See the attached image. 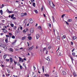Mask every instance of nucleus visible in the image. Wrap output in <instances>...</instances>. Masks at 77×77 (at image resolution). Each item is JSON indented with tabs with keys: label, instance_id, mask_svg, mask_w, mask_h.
<instances>
[{
	"label": "nucleus",
	"instance_id": "nucleus-8",
	"mask_svg": "<svg viewBox=\"0 0 77 77\" xmlns=\"http://www.w3.org/2000/svg\"><path fill=\"white\" fill-rule=\"evenodd\" d=\"M63 75H66V72H65V71H63Z\"/></svg>",
	"mask_w": 77,
	"mask_h": 77
},
{
	"label": "nucleus",
	"instance_id": "nucleus-61",
	"mask_svg": "<svg viewBox=\"0 0 77 77\" xmlns=\"http://www.w3.org/2000/svg\"><path fill=\"white\" fill-rule=\"evenodd\" d=\"M23 60H26V58H24L23 59Z\"/></svg>",
	"mask_w": 77,
	"mask_h": 77
},
{
	"label": "nucleus",
	"instance_id": "nucleus-60",
	"mask_svg": "<svg viewBox=\"0 0 77 77\" xmlns=\"http://www.w3.org/2000/svg\"><path fill=\"white\" fill-rule=\"evenodd\" d=\"M71 45H73V42H71Z\"/></svg>",
	"mask_w": 77,
	"mask_h": 77
},
{
	"label": "nucleus",
	"instance_id": "nucleus-49",
	"mask_svg": "<svg viewBox=\"0 0 77 77\" xmlns=\"http://www.w3.org/2000/svg\"><path fill=\"white\" fill-rule=\"evenodd\" d=\"M52 19H53V20H54V16H52Z\"/></svg>",
	"mask_w": 77,
	"mask_h": 77
},
{
	"label": "nucleus",
	"instance_id": "nucleus-35",
	"mask_svg": "<svg viewBox=\"0 0 77 77\" xmlns=\"http://www.w3.org/2000/svg\"><path fill=\"white\" fill-rule=\"evenodd\" d=\"M73 74L75 76V75H76V74H75V72H73Z\"/></svg>",
	"mask_w": 77,
	"mask_h": 77
},
{
	"label": "nucleus",
	"instance_id": "nucleus-10",
	"mask_svg": "<svg viewBox=\"0 0 77 77\" xmlns=\"http://www.w3.org/2000/svg\"><path fill=\"white\" fill-rule=\"evenodd\" d=\"M30 32L32 33H33V32H34V30H33V29H31L30 30Z\"/></svg>",
	"mask_w": 77,
	"mask_h": 77
},
{
	"label": "nucleus",
	"instance_id": "nucleus-23",
	"mask_svg": "<svg viewBox=\"0 0 77 77\" xmlns=\"http://www.w3.org/2000/svg\"><path fill=\"white\" fill-rule=\"evenodd\" d=\"M66 36L65 35H63L62 37V39H65V38H66Z\"/></svg>",
	"mask_w": 77,
	"mask_h": 77
},
{
	"label": "nucleus",
	"instance_id": "nucleus-20",
	"mask_svg": "<svg viewBox=\"0 0 77 77\" xmlns=\"http://www.w3.org/2000/svg\"><path fill=\"white\" fill-rule=\"evenodd\" d=\"M45 75L46 77H49V75L48 74H45Z\"/></svg>",
	"mask_w": 77,
	"mask_h": 77
},
{
	"label": "nucleus",
	"instance_id": "nucleus-7",
	"mask_svg": "<svg viewBox=\"0 0 77 77\" xmlns=\"http://www.w3.org/2000/svg\"><path fill=\"white\" fill-rule=\"evenodd\" d=\"M36 38L37 39L39 38V34H38L36 35Z\"/></svg>",
	"mask_w": 77,
	"mask_h": 77
},
{
	"label": "nucleus",
	"instance_id": "nucleus-32",
	"mask_svg": "<svg viewBox=\"0 0 77 77\" xmlns=\"http://www.w3.org/2000/svg\"><path fill=\"white\" fill-rule=\"evenodd\" d=\"M51 48V46H49L48 47V48L49 49V50H50Z\"/></svg>",
	"mask_w": 77,
	"mask_h": 77
},
{
	"label": "nucleus",
	"instance_id": "nucleus-50",
	"mask_svg": "<svg viewBox=\"0 0 77 77\" xmlns=\"http://www.w3.org/2000/svg\"><path fill=\"white\" fill-rule=\"evenodd\" d=\"M20 69H22V66H21V65L20 66Z\"/></svg>",
	"mask_w": 77,
	"mask_h": 77
},
{
	"label": "nucleus",
	"instance_id": "nucleus-52",
	"mask_svg": "<svg viewBox=\"0 0 77 77\" xmlns=\"http://www.w3.org/2000/svg\"><path fill=\"white\" fill-rule=\"evenodd\" d=\"M15 44V42H14L12 43V45H14V44Z\"/></svg>",
	"mask_w": 77,
	"mask_h": 77
},
{
	"label": "nucleus",
	"instance_id": "nucleus-9",
	"mask_svg": "<svg viewBox=\"0 0 77 77\" xmlns=\"http://www.w3.org/2000/svg\"><path fill=\"white\" fill-rule=\"evenodd\" d=\"M5 46V45L3 44H0V46L2 47V48Z\"/></svg>",
	"mask_w": 77,
	"mask_h": 77
},
{
	"label": "nucleus",
	"instance_id": "nucleus-63",
	"mask_svg": "<svg viewBox=\"0 0 77 77\" xmlns=\"http://www.w3.org/2000/svg\"><path fill=\"white\" fill-rule=\"evenodd\" d=\"M43 16L44 17H46L45 15V14H43Z\"/></svg>",
	"mask_w": 77,
	"mask_h": 77
},
{
	"label": "nucleus",
	"instance_id": "nucleus-58",
	"mask_svg": "<svg viewBox=\"0 0 77 77\" xmlns=\"http://www.w3.org/2000/svg\"><path fill=\"white\" fill-rule=\"evenodd\" d=\"M2 23H4L5 22V20H2Z\"/></svg>",
	"mask_w": 77,
	"mask_h": 77
},
{
	"label": "nucleus",
	"instance_id": "nucleus-51",
	"mask_svg": "<svg viewBox=\"0 0 77 77\" xmlns=\"http://www.w3.org/2000/svg\"><path fill=\"white\" fill-rule=\"evenodd\" d=\"M7 71H8V73H9H9H10V71H9V70H8Z\"/></svg>",
	"mask_w": 77,
	"mask_h": 77
},
{
	"label": "nucleus",
	"instance_id": "nucleus-14",
	"mask_svg": "<svg viewBox=\"0 0 77 77\" xmlns=\"http://www.w3.org/2000/svg\"><path fill=\"white\" fill-rule=\"evenodd\" d=\"M19 58V62H21V61L23 59L21 58L20 57H18Z\"/></svg>",
	"mask_w": 77,
	"mask_h": 77
},
{
	"label": "nucleus",
	"instance_id": "nucleus-39",
	"mask_svg": "<svg viewBox=\"0 0 77 77\" xmlns=\"http://www.w3.org/2000/svg\"><path fill=\"white\" fill-rule=\"evenodd\" d=\"M23 33H26V31L25 29H24L23 31Z\"/></svg>",
	"mask_w": 77,
	"mask_h": 77
},
{
	"label": "nucleus",
	"instance_id": "nucleus-31",
	"mask_svg": "<svg viewBox=\"0 0 77 77\" xmlns=\"http://www.w3.org/2000/svg\"><path fill=\"white\" fill-rule=\"evenodd\" d=\"M8 13H9V14H11V13H12L13 12L12 11H8Z\"/></svg>",
	"mask_w": 77,
	"mask_h": 77
},
{
	"label": "nucleus",
	"instance_id": "nucleus-57",
	"mask_svg": "<svg viewBox=\"0 0 77 77\" xmlns=\"http://www.w3.org/2000/svg\"><path fill=\"white\" fill-rule=\"evenodd\" d=\"M22 29H23V27H22L21 26L20 27V30H22Z\"/></svg>",
	"mask_w": 77,
	"mask_h": 77
},
{
	"label": "nucleus",
	"instance_id": "nucleus-48",
	"mask_svg": "<svg viewBox=\"0 0 77 77\" xmlns=\"http://www.w3.org/2000/svg\"><path fill=\"white\" fill-rule=\"evenodd\" d=\"M12 19H13V20H16V18H15V17H13Z\"/></svg>",
	"mask_w": 77,
	"mask_h": 77
},
{
	"label": "nucleus",
	"instance_id": "nucleus-12",
	"mask_svg": "<svg viewBox=\"0 0 77 77\" xmlns=\"http://www.w3.org/2000/svg\"><path fill=\"white\" fill-rule=\"evenodd\" d=\"M70 57L71 59V60H72V63H73V58H72V57L71 56H70Z\"/></svg>",
	"mask_w": 77,
	"mask_h": 77
},
{
	"label": "nucleus",
	"instance_id": "nucleus-47",
	"mask_svg": "<svg viewBox=\"0 0 77 77\" xmlns=\"http://www.w3.org/2000/svg\"><path fill=\"white\" fill-rule=\"evenodd\" d=\"M6 36L7 37V38H9V36L8 35H6Z\"/></svg>",
	"mask_w": 77,
	"mask_h": 77
},
{
	"label": "nucleus",
	"instance_id": "nucleus-21",
	"mask_svg": "<svg viewBox=\"0 0 77 77\" xmlns=\"http://www.w3.org/2000/svg\"><path fill=\"white\" fill-rule=\"evenodd\" d=\"M6 56H7V55L5 54L4 55V59H6Z\"/></svg>",
	"mask_w": 77,
	"mask_h": 77
},
{
	"label": "nucleus",
	"instance_id": "nucleus-41",
	"mask_svg": "<svg viewBox=\"0 0 77 77\" xmlns=\"http://www.w3.org/2000/svg\"><path fill=\"white\" fill-rule=\"evenodd\" d=\"M25 31L26 32H27V31H28L29 30V29L27 28H26L25 29Z\"/></svg>",
	"mask_w": 77,
	"mask_h": 77
},
{
	"label": "nucleus",
	"instance_id": "nucleus-55",
	"mask_svg": "<svg viewBox=\"0 0 77 77\" xmlns=\"http://www.w3.org/2000/svg\"><path fill=\"white\" fill-rule=\"evenodd\" d=\"M14 62L15 63V64H16L17 63V62H15V61H14Z\"/></svg>",
	"mask_w": 77,
	"mask_h": 77
},
{
	"label": "nucleus",
	"instance_id": "nucleus-17",
	"mask_svg": "<svg viewBox=\"0 0 77 77\" xmlns=\"http://www.w3.org/2000/svg\"><path fill=\"white\" fill-rule=\"evenodd\" d=\"M42 68L43 72H44V66H42Z\"/></svg>",
	"mask_w": 77,
	"mask_h": 77
},
{
	"label": "nucleus",
	"instance_id": "nucleus-56",
	"mask_svg": "<svg viewBox=\"0 0 77 77\" xmlns=\"http://www.w3.org/2000/svg\"><path fill=\"white\" fill-rule=\"evenodd\" d=\"M7 27H8V26H5L4 27V28L5 29H7Z\"/></svg>",
	"mask_w": 77,
	"mask_h": 77
},
{
	"label": "nucleus",
	"instance_id": "nucleus-28",
	"mask_svg": "<svg viewBox=\"0 0 77 77\" xmlns=\"http://www.w3.org/2000/svg\"><path fill=\"white\" fill-rule=\"evenodd\" d=\"M34 11L35 12V13H36V14H38V11H37V10H34Z\"/></svg>",
	"mask_w": 77,
	"mask_h": 77
},
{
	"label": "nucleus",
	"instance_id": "nucleus-36",
	"mask_svg": "<svg viewBox=\"0 0 77 77\" xmlns=\"http://www.w3.org/2000/svg\"><path fill=\"white\" fill-rule=\"evenodd\" d=\"M17 28V26H14V28H13V29L14 30H16V29Z\"/></svg>",
	"mask_w": 77,
	"mask_h": 77
},
{
	"label": "nucleus",
	"instance_id": "nucleus-24",
	"mask_svg": "<svg viewBox=\"0 0 77 77\" xmlns=\"http://www.w3.org/2000/svg\"><path fill=\"white\" fill-rule=\"evenodd\" d=\"M43 9H44V6H42V8H41V10L42 11H43Z\"/></svg>",
	"mask_w": 77,
	"mask_h": 77
},
{
	"label": "nucleus",
	"instance_id": "nucleus-34",
	"mask_svg": "<svg viewBox=\"0 0 77 77\" xmlns=\"http://www.w3.org/2000/svg\"><path fill=\"white\" fill-rule=\"evenodd\" d=\"M46 59L47 60H48L49 61H50V58L48 57H47Z\"/></svg>",
	"mask_w": 77,
	"mask_h": 77
},
{
	"label": "nucleus",
	"instance_id": "nucleus-30",
	"mask_svg": "<svg viewBox=\"0 0 77 77\" xmlns=\"http://www.w3.org/2000/svg\"><path fill=\"white\" fill-rule=\"evenodd\" d=\"M26 37H23L22 38V40H23L24 39H26Z\"/></svg>",
	"mask_w": 77,
	"mask_h": 77
},
{
	"label": "nucleus",
	"instance_id": "nucleus-62",
	"mask_svg": "<svg viewBox=\"0 0 77 77\" xmlns=\"http://www.w3.org/2000/svg\"><path fill=\"white\" fill-rule=\"evenodd\" d=\"M59 56H61L62 55V54H61V53H59Z\"/></svg>",
	"mask_w": 77,
	"mask_h": 77
},
{
	"label": "nucleus",
	"instance_id": "nucleus-38",
	"mask_svg": "<svg viewBox=\"0 0 77 77\" xmlns=\"http://www.w3.org/2000/svg\"><path fill=\"white\" fill-rule=\"evenodd\" d=\"M10 60L9 59H6V61L7 62H9Z\"/></svg>",
	"mask_w": 77,
	"mask_h": 77
},
{
	"label": "nucleus",
	"instance_id": "nucleus-5",
	"mask_svg": "<svg viewBox=\"0 0 77 77\" xmlns=\"http://www.w3.org/2000/svg\"><path fill=\"white\" fill-rule=\"evenodd\" d=\"M2 48H3L6 51V50H7L8 49V48H7V47H6V46L5 45Z\"/></svg>",
	"mask_w": 77,
	"mask_h": 77
},
{
	"label": "nucleus",
	"instance_id": "nucleus-6",
	"mask_svg": "<svg viewBox=\"0 0 77 77\" xmlns=\"http://www.w3.org/2000/svg\"><path fill=\"white\" fill-rule=\"evenodd\" d=\"M2 30H3V32H4V33H6L7 32H8V31H7V30L5 29H2Z\"/></svg>",
	"mask_w": 77,
	"mask_h": 77
},
{
	"label": "nucleus",
	"instance_id": "nucleus-4",
	"mask_svg": "<svg viewBox=\"0 0 77 77\" xmlns=\"http://www.w3.org/2000/svg\"><path fill=\"white\" fill-rule=\"evenodd\" d=\"M10 63H12V62H13V59H12V58H11V57H10Z\"/></svg>",
	"mask_w": 77,
	"mask_h": 77
},
{
	"label": "nucleus",
	"instance_id": "nucleus-40",
	"mask_svg": "<svg viewBox=\"0 0 77 77\" xmlns=\"http://www.w3.org/2000/svg\"><path fill=\"white\" fill-rule=\"evenodd\" d=\"M65 23H66V24H67V25H69V23H68L67 22L65 21Z\"/></svg>",
	"mask_w": 77,
	"mask_h": 77
},
{
	"label": "nucleus",
	"instance_id": "nucleus-59",
	"mask_svg": "<svg viewBox=\"0 0 77 77\" xmlns=\"http://www.w3.org/2000/svg\"><path fill=\"white\" fill-rule=\"evenodd\" d=\"M3 34H4L3 33H1V36H2V35H3Z\"/></svg>",
	"mask_w": 77,
	"mask_h": 77
},
{
	"label": "nucleus",
	"instance_id": "nucleus-2",
	"mask_svg": "<svg viewBox=\"0 0 77 77\" xmlns=\"http://www.w3.org/2000/svg\"><path fill=\"white\" fill-rule=\"evenodd\" d=\"M26 15H27V13H22L21 14V17H24V16H26Z\"/></svg>",
	"mask_w": 77,
	"mask_h": 77
},
{
	"label": "nucleus",
	"instance_id": "nucleus-46",
	"mask_svg": "<svg viewBox=\"0 0 77 77\" xmlns=\"http://www.w3.org/2000/svg\"><path fill=\"white\" fill-rule=\"evenodd\" d=\"M46 54H48V51H47V50L46 51Z\"/></svg>",
	"mask_w": 77,
	"mask_h": 77
},
{
	"label": "nucleus",
	"instance_id": "nucleus-54",
	"mask_svg": "<svg viewBox=\"0 0 77 77\" xmlns=\"http://www.w3.org/2000/svg\"><path fill=\"white\" fill-rule=\"evenodd\" d=\"M75 50V49H73L72 50V52H73Z\"/></svg>",
	"mask_w": 77,
	"mask_h": 77
},
{
	"label": "nucleus",
	"instance_id": "nucleus-3",
	"mask_svg": "<svg viewBox=\"0 0 77 77\" xmlns=\"http://www.w3.org/2000/svg\"><path fill=\"white\" fill-rule=\"evenodd\" d=\"M29 23H31V24H32V23H33V20H32V19H30L29 20Z\"/></svg>",
	"mask_w": 77,
	"mask_h": 77
},
{
	"label": "nucleus",
	"instance_id": "nucleus-25",
	"mask_svg": "<svg viewBox=\"0 0 77 77\" xmlns=\"http://www.w3.org/2000/svg\"><path fill=\"white\" fill-rule=\"evenodd\" d=\"M0 13H1V15L3 14V11H2V10L0 11Z\"/></svg>",
	"mask_w": 77,
	"mask_h": 77
},
{
	"label": "nucleus",
	"instance_id": "nucleus-16",
	"mask_svg": "<svg viewBox=\"0 0 77 77\" xmlns=\"http://www.w3.org/2000/svg\"><path fill=\"white\" fill-rule=\"evenodd\" d=\"M67 21L68 22H71V21H72V19H69Z\"/></svg>",
	"mask_w": 77,
	"mask_h": 77
},
{
	"label": "nucleus",
	"instance_id": "nucleus-18",
	"mask_svg": "<svg viewBox=\"0 0 77 77\" xmlns=\"http://www.w3.org/2000/svg\"><path fill=\"white\" fill-rule=\"evenodd\" d=\"M28 38L29 40H31V39H32V37L29 36L28 37Z\"/></svg>",
	"mask_w": 77,
	"mask_h": 77
},
{
	"label": "nucleus",
	"instance_id": "nucleus-29",
	"mask_svg": "<svg viewBox=\"0 0 77 77\" xmlns=\"http://www.w3.org/2000/svg\"><path fill=\"white\" fill-rule=\"evenodd\" d=\"M11 27H14V24L11 23Z\"/></svg>",
	"mask_w": 77,
	"mask_h": 77
},
{
	"label": "nucleus",
	"instance_id": "nucleus-22",
	"mask_svg": "<svg viewBox=\"0 0 77 77\" xmlns=\"http://www.w3.org/2000/svg\"><path fill=\"white\" fill-rule=\"evenodd\" d=\"M14 17V14H12L11 16V18L12 19Z\"/></svg>",
	"mask_w": 77,
	"mask_h": 77
},
{
	"label": "nucleus",
	"instance_id": "nucleus-44",
	"mask_svg": "<svg viewBox=\"0 0 77 77\" xmlns=\"http://www.w3.org/2000/svg\"><path fill=\"white\" fill-rule=\"evenodd\" d=\"M15 36H14V35H13L12 36V38H13V39H15Z\"/></svg>",
	"mask_w": 77,
	"mask_h": 77
},
{
	"label": "nucleus",
	"instance_id": "nucleus-37",
	"mask_svg": "<svg viewBox=\"0 0 77 77\" xmlns=\"http://www.w3.org/2000/svg\"><path fill=\"white\" fill-rule=\"evenodd\" d=\"M9 35H10V36H12V33H11V32H9Z\"/></svg>",
	"mask_w": 77,
	"mask_h": 77
},
{
	"label": "nucleus",
	"instance_id": "nucleus-1",
	"mask_svg": "<svg viewBox=\"0 0 77 77\" xmlns=\"http://www.w3.org/2000/svg\"><path fill=\"white\" fill-rule=\"evenodd\" d=\"M49 4L50 6H51L52 8H54V4H53V2H52V1H50L49 2Z\"/></svg>",
	"mask_w": 77,
	"mask_h": 77
},
{
	"label": "nucleus",
	"instance_id": "nucleus-26",
	"mask_svg": "<svg viewBox=\"0 0 77 77\" xmlns=\"http://www.w3.org/2000/svg\"><path fill=\"white\" fill-rule=\"evenodd\" d=\"M32 5H33V6H34V7H35V2L33 3L32 4Z\"/></svg>",
	"mask_w": 77,
	"mask_h": 77
},
{
	"label": "nucleus",
	"instance_id": "nucleus-15",
	"mask_svg": "<svg viewBox=\"0 0 77 77\" xmlns=\"http://www.w3.org/2000/svg\"><path fill=\"white\" fill-rule=\"evenodd\" d=\"M38 28L40 30H42V28H41V26H39L38 27Z\"/></svg>",
	"mask_w": 77,
	"mask_h": 77
},
{
	"label": "nucleus",
	"instance_id": "nucleus-64",
	"mask_svg": "<svg viewBox=\"0 0 77 77\" xmlns=\"http://www.w3.org/2000/svg\"><path fill=\"white\" fill-rule=\"evenodd\" d=\"M36 49H38V47L36 46Z\"/></svg>",
	"mask_w": 77,
	"mask_h": 77
},
{
	"label": "nucleus",
	"instance_id": "nucleus-43",
	"mask_svg": "<svg viewBox=\"0 0 77 77\" xmlns=\"http://www.w3.org/2000/svg\"><path fill=\"white\" fill-rule=\"evenodd\" d=\"M47 50V48H44L43 49V51H45V50Z\"/></svg>",
	"mask_w": 77,
	"mask_h": 77
},
{
	"label": "nucleus",
	"instance_id": "nucleus-53",
	"mask_svg": "<svg viewBox=\"0 0 77 77\" xmlns=\"http://www.w3.org/2000/svg\"><path fill=\"white\" fill-rule=\"evenodd\" d=\"M31 2L32 3V2H35V0H31Z\"/></svg>",
	"mask_w": 77,
	"mask_h": 77
},
{
	"label": "nucleus",
	"instance_id": "nucleus-13",
	"mask_svg": "<svg viewBox=\"0 0 77 77\" xmlns=\"http://www.w3.org/2000/svg\"><path fill=\"white\" fill-rule=\"evenodd\" d=\"M72 39H73V40H75L77 38L75 37V36H73L72 37Z\"/></svg>",
	"mask_w": 77,
	"mask_h": 77
},
{
	"label": "nucleus",
	"instance_id": "nucleus-45",
	"mask_svg": "<svg viewBox=\"0 0 77 77\" xmlns=\"http://www.w3.org/2000/svg\"><path fill=\"white\" fill-rule=\"evenodd\" d=\"M65 14H63L62 16V18H63V17H64V16H65Z\"/></svg>",
	"mask_w": 77,
	"mask_h": 77
},
{
	"label": "nucleus",
	"instance_id": "nucleus-33",
	"mask_svg": "<svg viewBox=\"0 0 77 77\" xmlns=\"http://www.w3.org/2000/svg\"><path fill=\"white\" fill-rule=\"evenodd\" d=\"M48 25L50 27H51V25L50 23H48Z\"/></svg>",
	"mask_w": 77,
	"mask_h": 77
},
{
	"label": "nucleus",
	"instance_id": "nucleus-19",
	"mask_svg": "<svg viewBox=\"0 0 77 77\" xmlns=\"http://www.w3.org/2000/svg\"><path fill=\"white\" fill-rule=\"evenodd\" d=\"M9 51H13V49H12L11 48H10L9 49Z\"/></svg>",
	"mask_w": 77,
	"mask_h": 77
},
{
	"label": "nucleus",
	"instance_id": "nucleus-11",
	"mask_svg": "<svg viewBox=\"0 0 77 77\" xmlns=\"http://www.w3.org/2000/svg\"><path fill=\"white\" fill-rule=\"evenodd\" d=\"M33 48V46H32V47H31V48H29L28 50H29V51L32 50Z\"/></svg>",
	"mask_w": 77,
	"mask_h": 77
},
{
	"label": "nucleus",
	"instance_id": "nucleus-42",
	"mask_svg": "<svg viewBox=\"0 0 77 77\" xmlns=\"http://www.w3.org/2000/svg\"><path fill=\"white\" fill-rule=\"evenodd\" d=\"M72 55H73V56H74L75 55V53H72Z\"/></svg>",
	"mask_w": 77,
	"mask_h": 77
},
{
	"label": "nucleus",
	"instance_id": "nucleus-27",
	"mask_svg": "<svg viewBox=\"0 0 77 77\" xmlns=\"http://www.w3.org/2000/svg\"><path fill=\"white\" fill-rule=\"evenodd\" d=\"M5 41L6 43H8V38L5 39Z\"/></svg>",
	"mask_w": 77,
	"mask_h": 77
}]
</instances>
